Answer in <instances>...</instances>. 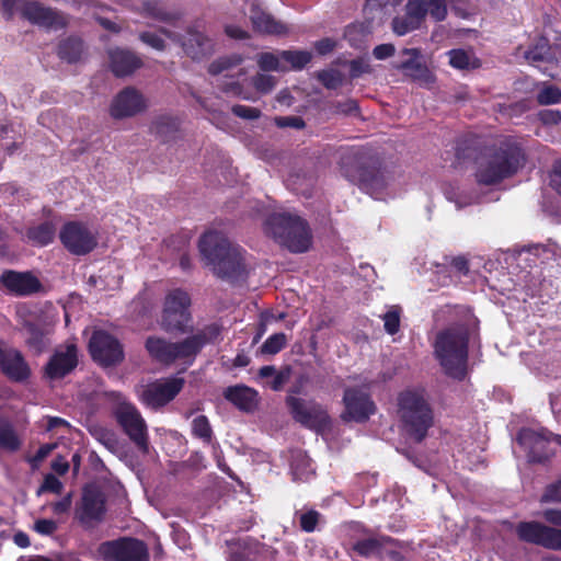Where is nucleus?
Segmentation results:
<instances>
[{
  "instance_id": "5701e85b",
  "label": "nucleus",
  "mask_w": 561,
  "mask_h": 561,
  "mask_svg": "<svg viewBox=\"0 0 561 561\" xmlns=\"http://www.w3.org/2000/svg\"><path fill=\"white\" fill-rule=\"evenodd\" d=\"M78 363L77 347L75 344H67L57 348L46 365V373L49 378H62L69 374Z\"/></svg>"
},
{
  "instance_id": "4d7b16f0",
  "label": "nucleus",
  "mask_w": 561,
  "mask_h": 561,
  "mask_svg": "<svg viewBox=\"0 0 561 561\" xmlns=\"http://www.w3.org/2000/svg\"><path fill=\"white\" fill-rule=\"evenodd\" d=\"M290 373L288 367L278 370L268 382L270 388L275 391L283 389L290 378Z\"/></svg>"
},
{
  "instance_id": "49530a36",
  "label": "nucleus",
  "mask_w": 561,
  "mask_h": 561,
  "mask_svg": "<svg viewBox=\"0 0 561 561\" xmlns=\"http://www.w3.org/2000/svg\"><path fill=\"white\" fill-rule=\"evenodd\" d=\"M405 14L422 24L427 14L425 0H408L404 7Z\"/></svg>"
},
{
  "instance_id": "864d4df0",
  "label": "nucleus",
  "mask_w": 561,
  "mask_h": 561,
  "mask_svg": "<svg viewBox=\"0 0 561 561\" xmlns=\"http://www.w3.org/2000/svg\"><path fill=\"white\" fill-rule=\"evenodd\" d=\"M383 319V327L385 330L389 334H396L399 331L400 328V314L397 309H391L388 312H386L382 317Z\"/></svg>"
},
{
  "instance_id": "cd10ccee",
  "label": "nucleus",
  "mask_w": 561,
  "mask_h": 561,
  "mask_svg": "<svg viewBox=\"0 0 561 561\" xmlns=\"http://www.w3.org/2000/svg\"><path fill=\"white\" fill-rule=\"evenodd\" d=\"M146 348L149 354L160 363L172 364V342L162 337L150 336L146 341Z\"/></svg>"
},
{
  "instance_id": "5fc2aeb1",
  "label": "nucleus",
  "mask_w": 561,
  "mask_h": 561,
  "mask_svg": "<svg viewBox=\"0 0 561 561\" xmlns=\"http://www.w3.org/2000/svg\"><path fill=\"white\" fill-rule=\"evenodd\" d=\"M62 490V483L54 476V474H47L44 478L43 484L37 490V495H42L45 492H51L59 494Z\"/></svg>"
},
{
  "instance_id": "393cba45",
  "label": "nucleus",
  "mask_w": 561,
  "mask_h": 561,
  "mask_svg": "<svg viewBox=\"0 0 561 561\" xmlns=\"http://www.w3.org/2000/svg\"><path fill=\"white\" fill-rule=\"evenodd\" d=\"M250 20L253 28L263 34L283 36L289 32L283 22L275 20L256 5H253L250 11Z\"/></svg>"
},
{
  "instance_id": "b1692460",
  "label": "nucleus",
  "mask_w": 561,
  "mask_h": 561,
  "mask_svg": "<svg viewBox=\"0 0 561 561\" xmlns=\"http://www.w3.org/2000/svg\"><path fill=\"white\" fill-rule=\"evenodd\" d=\"M110 68L116 77H127L142 66L141 59L133 51L123 48L108 50Z\"/></svg>"
},
{
  "instance_id": "2eb2a0df",
  "label": "nucleus",
  "mask_w": 561,
  "mask_h": 561,
  "mask_svg": "<svg viewBox=\"0 0 561 561\" xmlns=\"http://www.w3.org/2000/svg\"><path fill=\"white\" fill-rule=\"evenodd\" d=\"M518 537L530 543L561 551V529L538 522H523L516 528Z\"/></svg>"
},
{
  "instance_id": "e2e57ef3",
  "label": "nucleus",
  "mask_w": 561,
  "mask_h": 561,
  "mask_svg": "<svg viewBox=\"0 0 561 561\" xmlns=\"http://www.w3.org/2000/svg\"><path fill=\"white\" fill-rule=\"evenodd\" d=\"M46 426H45V430L47 432H58L60 430H69L70 428V424L61 419V417H57V416H47L46 417Z\"/></svg>"
},
{
  "instance_id": "c9c22d12",
  "label": "nucleus",
  "mask_w": 561,
  "mask_h": 561,
  "mask_svg": "<svg viewBox=\"0 0 561 561\" xmlns=\"http://www.w3.org/2000/svg\"><path fill=\"white\" fill-rule=\"evenodd\" d=\"M291 471L295 480L307 481L313 473L310 459L301 451H297L291 462Z\"/></svg>"
},
{
  "instance_id": "79ce46f5",
  "label": "nucleus",
  "mask_w": 561,
  "mask_h": 561,
  "mask_svg": "<svg viewBox=\"0 0 561 561\" xmlns=\"http://www.w3.org/2000/svg\"><path fill=\"white\" fill-rule=\"evenodd\" d=\"M0 447L9 451H15L21 447L19 436L9 424L0 425Z\"/></svg>"
},
{
  "instance_id": "7c9ffc66",
  "label": "nucleus",
  "mask_w": 561,
  "mask_h": 561,
  "mask_svg": "<svg viewBox=\"0 0 561 561\" xmlns=\"http://www.w3.org/2000/svg\"><path fill=\"white\" fill-rule=\"evenodd\" d=\"M103 514V501L96 493H85L82 499V519L96 520Z\"/></svg>"
},
{
  "instance_id": "c03bdc74",
  "label": "nucleus",
  "mask_w": 561,
  "mask_h": 561,
  "mask_svg": "<svg viewBox=\"0 0 561 561\" xmlns=\"http://www.w3.org/2000/svg\"><path fill=\"white\" fill-rule=\"evenodd\" d=\"M537 101L541 105L561 103V90L551 84H545L537 94Z\"/></svg>"
},
{
  "instance_id": "052dcab7",
  "label": "nucleus",
  "mask_w": 561,
  "mask_h": 561,
  "mask_svg": "<svg viewBox=\"0 0 561 561\" xmlns=\"http://www.w3.org/2000/svg\"><path fill=\"white\" fill-rule=\"evenodd\" d=\"M139 38L146 45L157 50H163L165 48L164 41L158 34L144 32L139 35Z\"/></svg>"
},
{
  "instance_id": "de8ad7c7",
  "label": "nucleus",
  "mask_w": 561,
  "mask_h": 561,
  "mask_svg": "<svg viewBox=\"0 0 561 561\" xmlns=\"http://www.w3.org/2000/svg\"><path fill=\"white\" fill-rule=\"evenodd\" d=\"M287 342V337L284 333H276L271 335L261 346L263 354H276L278 353Z\"/></svg>"
},
{
  "instance_id": "338daca9",
  "label": "nucleus",
  "mask_w": 561,
  "mask_h": 561,
  "mask_svg": "<svg viewBox=\"0 0 561 561\" xmlns=\"http://www.w3.org/2000/svg\"><path fill=\"white\" fill-rule=\"evenodd\" d=\"M34 528L42 535H50L57 529V524L51 519H38Z\"/></svg>"
},
{
  "instance_id": "3c124183",
  "label": "nucleus",
  "mask_w": 561,
  "mask_h": 561,
  "mask_svg": "<svg viewBox=\"0 0 561 561\" xmlns=\"http://www.w3.org/2000/svg\"><path fill=\"white\" fill-rule=\"evenodd\" d=\"M252 83L254 88L261 93H268L275 85V78L271 75L257 73Z\"/></svg>"
},
{
  "instance_id": "ea45409f",
  "label": "nucleus",
  "mask_w": 561,
  "mask_h": 561,
  "mask_svg": "<svg viewBox=\"0 0 561 561\" xmlns=\"http://www.w3.org/2000/svg\"><path fill=\"white\" fill-rule=\"evenodd\" d=\"M386 541H388V539L367 538L357 541L353 548L358 554L370 557L380 553Z\"/></svg>"
},
{
  "instance_id": "6ab92c4d",
  "label": "nucleus",
  "mask_w": 561,
  "mask_h": 561,
  "mask_svg": "<svg viewBox=\"0 0 561 561\" xmlns=\"http://www.w3.org/2000/svg\"><path fill=\"white\" fill-rule=\"evenodd\" d=\"M343 402L345 412L342 417L346 421L365 422L375 412V404L368 393L358 388L347 387Z\"/></svg>"
},
{
  "instance_id": "a211bd4d",
  "label": "nucleus",
  "mask_w": 561,
  "mask_h": 561,
  "mask_svg": "<svg viewBox=\"0 0 561 561\" xmlns=\"http://www.w3.org/2000/svg\"><path fill=\"white\" fill-rule=\"evenodd\" d=\"M147 108V100L140 91L127 87L116 94L110 106V115L115 119L129 118Z\"/></svg>"
},
{
  "instance_id": "9b49d317",
  "label": "nucleus",
  "mask_w": 561,
  "mask_h": 561,
  "mask_svg": "<svg viewBox=\"0 0 561 561\" xmlns=\"http://www.w3.org/2000/svg\"><path fill=\"white\" fill-rule=\"evenodd\" d=\"M286 404L293 419L305 427L320 431L330 424L327 411L312 400L287 396Z\"/></svg>"
},
{
  "instance_id": "f8f14e48",
  "label": "nucleus",
  "mask_w": 561,
  "mask_h": 561,
  "mask_svg": "<svg viewBox=\"0 0 561 561\" xmlns=\"http://www.w3.org/2000/svg\"><path fill=\"white\" fill-rule=\"evenodd\" d=\"M160 32L181 45L184 54L193 60H202L214 53V42L197 25L187 27L185 35L161 28Z\"/></svg>"
},
{
  "instance_id": "a18cd8bd",
  "label": "nucleus",
  "mask_w": 561,
  "mask_h": 561,
  "mask_svg": "<svg viewBox=\"0 0 561 561\" xmlns=\"http://www.w3.org/2000/svg\"><path fill=\"white\" fill-rule=\"evenodd\" d=\"M317 78L327 89L332 90L341 87L344 81L343 73L336 69L322 70L318 72Z\"/></svg>"
},
{
  "instance_id": "72a5a7b5",
  "label": "nucleus",
  "mask_w": 561,
  "mask_h": 561,
  "mask_svg": "<svg viewBox=\"0 0 561 561\" xmlns=\"http://www.w3.org/2000/svg\"><path fill=\"white\" fill-rule=\"evenodd\" d=\"M448 56L449 64L456 69H476L480 66V62L474 55L463 49H451L448 53Z\"/></svg>"
},
{
  "instance_id": "39448f33",
  "label": "nucleus",
  "mask_w": 561,
  "mask_h": 561,
  "mask_svg": "<svg viewBox=\"0 0 561 561\" xmlns=\"http://www.w3.org/2000/svg\"><path fill=\"white\" fill-rule=\"evenodd\" d=\"M111 402V411L123 432L144 454L149 451L148 430L145 419L139 410L128 401L121 392H106Z\"/></svg>"
},
{
  "instance_id": "e433bc0d",
  "label": "nucleus",
  "mask_w": 561,
  "mask_h": 561,
  "mask_svg": "<svg viewBox=\"0 0 561 561\" xmlns=\"http://www.w3.org/2000/svg\"><path fill=\"white\" fill-rule=\"evenodd\" d=\"M282 62H287L293 69H302L310 60L311 54L306 50H282Z\"/></svg>"
},
{
  "instance_id": "f257e3e1",
  "label": "nucleus",
  "mask_w": 561,
  "mask_h": 561,
  "mask_svg": "<svg viewBox=\"0 0 561 561\" xmlns=\"http://www.w3.org/2000/svg\"><path fill=\"white\" fill-rule=\"evenodd\" d=\"M204 265L218 278L229 283L244 282L249 274L245 252L222 232L208 230L198 241Z\"/></svg>"
},
{
  "instance_id": "9d476101",
  "label": "nucleus",
  "mask_w": 561,
  "mask_h": 561,
  "mask_svg": "<svg viewBox=\"0 0 561 561\" xmlns=\"http://www.w3.org/2000/svg\"><path fill=\"white\" fill-rule=\"evenodd\" d=\"M62 245L75 255H85L98 245V233L88 225L80 221L66 222L60 231Z\"/></svg>"
},
{
  "instance_id": "0e129e2a",
  "label": "nucleus",
  "mask_w": 561,
  "mask_h": 561,
  "mask_svg": "<svg viewBox=\"0 0 561 561\" xmlns=\"http://www.w3.org/2000/svg\"><path fill=\"white\" fill-rule=\"evenodd\" d=\"M221 90L232 96H238L243 100H252V98L243 92L242 87L238 82H227L222 84Z\"/></svg>"
},
{
  "instance_id": "7ed1b4c3",
  "label": "nucleus",
  "mask_w": 561,
  "mask_h": 561,
  "mask_svg": "<svg viewBox=\"0 0 561 561\" xmlns=\"http://www.w3.org/2000/svg\"><path fill=\"white\" fill-rule=\"evenodd\" d=\"M264 231L291 253H305L312 244V233L307 220L295 213L271 214L264 222Z\"/></svg>"
},
{
  "instance_id": "f03ea898",
  "label": "nucleus",
  "mask_w": 561,
  "mask_h": 561,
  "mask_svg": "<svg viewBox=\"0 0 561 561\" xmlns=\"http://www.w3.org/2000/svg\"><path fill=\"white\" fill-rule=\"evenodd\" d=\"M479 321L470 309H463V321L436 336L434 353L444 371L457 379L467 373L468 341L477 332Z\"/></svg>"
},
{
  "instance_id": "69168bd1",
  "label": "nucleus",
  "mask_w": 561,
  "mask_h": 561,
  "mask_svg": "<svg viewBox=\"0 0 561 561\" xmlns=\"http://www.w3.org/2000/svg\"><path fill=\"white\" fill-rule=\"evenodd\" d=\"M396 53V47L392 44H380L373 49V55L378 60L387 59Z\"/></svg>"
},
{
  "instance_id": "f3484780",
  "label": "nucleus",
  "mask_w": 561,
  "mask_h": 561,
  "mask_svg": "<svg viewBox=\"0 0 561 561\" xmlns=\"http://www.w3.org/2000/svg\"><path fill=\"white\" fill-rule=\"evenodd\" d=\"M219 335V329L216 325L206 328L204 331L188 336L181 342H172V353L174 362H182L184 364H191L202 347L214 341Z\"/></svg>"
},
{
  "instance_id": "a878e982",
  "label": "nucleus",
  "mask_w": 561,
  "mask_h": 561,
  "mask_svg": "<svg viewBox=\"0 0 561 561\" xmlns=\"http://www.w3.org/2000/svg\"><path fill=\"white\" fill-rule=\"evenodd\" d=\"M0 368L7 377L14 381H24L31 374V369L23 355L14 348L8 350Z\"/></svg>"
},
{
  "instance_id": "37998d69",
  "label": "nucleus",
  "mask_w": 561,
  "mask_h": 561,
  "mask_svg": "<svg viewBox=\"0 0 561 561\" xmlns=\"http://www.w3.org/2000/svg\"><path fill=\"white\" fill-rule=\"evenodd\" d=\"M392 31L398 36H403L412 31H415L421 27L422 24H420L417 21L409 16L404 13L402 16H396L392 20Z\"/></svg>"
},
{
  "instance_id": "a19ab883",
  "label": "nucleus",
  "mask_w": 561,
  "mask_h": 561,
  "mask_svg": "<svg viewBox=\"0 0 561 561\" xmlns=\"http://www.w3.org/2000/svg\"><path fill=\"white\" fill-rule=\"evenodd\" d=\"M257 65L264 71H285L287 67L282 62L280 51L278 54L262 53L257 56Z\"/></svg>"
},
{
  "instance_id": "09e8293b",
  "label": "nucleus",
  "mask_w": 561,
  "mask_h": 561,
  "mask_svg": "<svg viewBox=\"0 0 561 561\" xmlns=\"http://www.w3.org/2000/svg\"><path fill=\"white\" fill-rule=\"evenodd\" d=\"M192 431L195 436L205 442H210L213 431L206 416L199 415L195 417L192 422Z\"/></svg>"
},
{
  "instance_id": "ddd939ff",
  "label": "nucleus",
  "mask_w": 561,
  "mask_h": 561,
  "mask_svg": "<svg viewBox=\"0 0 561 561\" xmlns=\"http://www.w3.org/2000/svg\"><path fill=\"white\" fill-rule=\"evenodd\" d=\"M552 440L561 445V436L553 435L546 430L537 432L523 428L517 436V442L527 451L531 462H543L553 455L554 450L550 446Z\"/></svg>"
},
{
  "instance_id": "8fccbe9b",
  "label": "nucleus",
  "mask_w": 561,
  "mask_h": 561,
  "mask_svg": "<svg viewBox=\"0 0 561 561\" xmlns=\"http://www.w3.org/2000/svg\"><path fill=\"white\" fill-rule=\"evenodd\" d=\"M427 13L437 22L444 21L448 10L446 0H425Z\"/></svg>"
},
{
  "instance_id": "6e6d98bb",
  "label": "nucleus",
  "mask_w": 561,
  "mask_h": 561,
  "mask_svg": "<svg viewBox=\"0 0 561 561\" xmlns=\"http://www.w3.org/2000/svg\"><path fill=\"white\" fill-rule=\"evenodd\" d=\"M541 503H561V481L549 484L540 499Z\"/></svg>"
},
{
  "instance_id": "1a4fd4ad",
  "label": "nucleus",
  "mask_w": 561,
  "mask_h": 561,
  "mask_svg": "<svg viewBox=\"0 0 561 561\" xmlns=\"http://www.w3.org/2000/svg\"><path fill=\"white\" fill-rule=\"evenodd\" d=\"M96 552L103 561H149L147 545L131 537H122L99 545Z\"/></svg>"
},
{
  "instance_id": "c756f323",
  "label": "nucleus",
  "mask_w": 561,
  "mask_h": 561,
  "mask_svg": "<svg viewBox=\"0 0 561 561\" xmlns=\"http://www.w3.org/2000/svg\"><path fill=\"white\" fill-rule=\"evenodd\" d=\"M89 432L112 454H117L119 451V440L114 431L102 425L94 424L89 427Z\"/></svg>"
},
{
  "instance_id": "680f3d73",
  "label": "nucleus",
  "mask_w": 561,
  "mask_h": 561,
  "mask_svg": "<svg viewBox=\"0 0 561 561\" xmlns=\"http://www.w3.org/2000/svg\"><path fill=\"white\" fill-rule=\"evenodd\" d=\"M57 444H44L42 445L36 454L30 459V463L33 468L37 466L56 448Z\"/></svg>"
},
{
  "instance_id": "4468645a",
  "label": "nucleus",
  "mask_w": 561,
  "mask_h": 561,
  "mask_svg": "<svg viewBox=\"0 0 561 561\" xmlns=\"http://www.w3.org/2000/svg\"><path fill=\"white\" fill-rule=\"evenodd\" d=\"M92 358L103 366L121 363L124 353L119 342L103 330L95 331L89 342Z\"/></svg>"
},
{
  "instance_id": "473e14b6",
  "label": "nucleus",
  "mask_w": 561,
  "mask_h": 561,
  "mask_svg": "<svg viewBox=\"0 0 561 561\" xmlns=\"http://www.w3.org/2000/svg\"><path fill=\"white\" fill-rule=\"evenodd\" d=\"M23 330L27 346L35 354L42 353L47 346L44 332L32 323H25Z\"/></svg>"
},
{
  "instance_id": "c85d7f7f",
  "label": "nucleus",
  "mask_w": 561,
  "mask_h": 561,
  "mask_svg": "<svg viewBox=\"0 0 561 561\" xmlns=\"http://www.w3.org/2000/svg\"><path fill=\"white\" fill-rule=\"evenodd\" d=\"M55 234V226L49 221L31 227L26 231L27 240L37 247H44L53 242Z\"/></svg>"
},
{
  "instance_id": "0eeeda50",
  "label": "nucleus",
  "mask_w": 561,
  "mask_h": 561,
  "mask_svg": "<svg viewBox=\"0 0 561 561\" xmlns=\"http://www.w3.org/2000/svg\"><path fill=\"white\" fill-rule=\"evenodd\" d=\"M344 175L351 181L358 182L363 190L370 195L377 193L385 186L383 178L367 168V156L363 149L352 148L346 150L340 160Z\"/></svg>"
},
{
  "instance_id": "4be33fe9",
  "label": "nucleus",
  "mask_w": 561,
  "mask_h": 561,
  "mask_svg": "<svg viewBox=\"0 0 561 561\" xmlns=\"http://www.w3.org/2000/svg\"><path fill=\"white\" fill-rule=\"evenodd\" d=\"M405 59L396 62L393 67L404 76L421 83H432L434 77L428 68L421 61V51L417 48H404L401 51Z\"/></svg>"
},
{
  "instance_id": "2f4dec72",
  "label": "nucleus",
  "mask_w": 561,
  "mask_h": 561,
  "mask_svg": "<svg viewBox=\"0 0 561 561\" xmlns=\"http://www.w3.org/2000/svg\"><path fill=\"white\" fill-rule=\"evenodd\" d=\"M83 53V44L80 38L69 37L60 42L58 46V56L68 61L76 62Z\"/></svg>"
},
{
  "instance_id": "6e6552de",
  "label": "nucleus",
  "mask_w": 561,
  "mask_h": 561,
  "mask_svg": "<svg viewBox=\"0 0 561 561\" xmlns=\"http://www.w3.org/2000/svg\"><path fill=\"white\" fill-rule=\"evenodd\" d=\"M190 306L191 298L186 291L179 288L170 290L164 298L161 328L167 332H184L191 320Z\"/></svg>"
},
{
  "instance_id": "412c9836",
  "label": "nucleus",
  "mask_w": 561,
  "mask_h": 561,
  "mask_svg": "<svg viewBox=\"0 0 561 561\" xmlns=\"http://www.w3.org/2000/svg\"><path fill=\"white\" fill-rule=\"evenodd\" d=\"M22 14L32 23L47 28L59 30L67 25V20L62 14L38 2L24 3Z\"/></svg>"
},
{
  "instance_id": "774afa93",
  "label": "nucleus",
  "mask_w": 561,
  "mask_h": 561,
  "mask_svg": "<svg viewBox=\"0 0 561 561\" xmlns=\"http://www.w3.org/2000/svg\"><path fill=\"white\" fill-rule=\"evenodd\" d=\"M539 118L543 124H558L561 121V113L554 110H546L539 113Z\"/></svg>"
},
{
  "instance_id": "bf43d9fd",
  "label": "nucleus",
  "mask_w": 561,
  "mask_h": 561,
  "mask_svg": "<svg viewBox=\"0 0 561 561\" xmlns=\"http://www.w3.org/2000/svg\"><path fill=\"white\" fill-rule=\"evenodd\" d=\"M319 517H320V515L316 511H309L307 513L301 514V516H300L301 528L307 533L313 531L319 522Z\"/></svg>"
},
{
  "instance_id": "dca6fc26",
  "label": "nucleus",
  "mask_w": 561,
  "mask_h": 561,
  "mask_svg": "<svg viewBox=\"0 0 561 561\" xmlns=\"http://www.w3.org/2000/svg\"><path fill=\"white\" fill-rule=\"evenodd\" d=\"M183 385L182 378L157 380L142 388L140 399L146 405L158 409L173 400Z\"/></svg>"
},
{
  "instance_id": "f704fd0d",
  "label": "nucleus",
  "mask_w": 561,
  "mask_h": 561,
  "mask_svg": "<svg viewBox=\"0 0 561 561\" xmlns=\"http://www.w3.org/2000/svg\"><path fill=\"white\" fill-rule=\"evenodd\" d=\"M180 128V122L175 117L162 116L153 123L154 133L164 141L175 137Z\"/></svg>"
},
{
  "instance_id": "603ef678",
  "label": "nucleus",
  "mask_w": 561,
  "mask_h": 561,
  "mask_svg": "<svg viewBox=\"0 0 561 561\" xmlns=\"http://www.w3.org/2000/svg\"><path fill=\"white\" fill-rule=\"evenodd\" d=\"M231 112L239 118L247 121H255L261 117V111L256 107L236 104L231 107Z\"/></svg>"
},
{
  "instance_id": "bb28decb",
  "label": "nucleus",
  "mask_w": 561,
  "mask_h": 561,
  "mask_svg": "<svg viewBox=\"0 0 561 561\" xmlns=\"http://www.w3.org/2000/svg\"><path fill=\"white\" fill-rule=\"evenodd\" d=\"M224 396L229 402L245 412L253 411L259 403L257 392L243 385L228 387L225 390Z\"/></svg>"
},
{
  "instance_id": "423d86ee",
  "label": "nucleus",
  "mask_w": 561,
  "mask_h": 561,
  "mask_svg": "<svg viewBox=\"0 0 561 561\" xmlns=\"http://www.w3.org/2000/svg\"><path fill=\"white\" fill-rule=\"evenodd\" d=\"M399 413L409 435L420 443L433 423L432 411L423 396L414 391L401 393Z\"/></svg>"
},
{
  "instance_id": "20e7f679",
  "label": "nucleus",
  "mask_w": 561,
  "mask_h": 561,
  "mask_svg": "<svg viewBox=\"0 0 561 561\" xmlns=\"http://www.w3.org/2000/svg\"><path fill=\"white\" fill-rule=\"evenodd\" d=\"M523 161L524 154L522 149L514 144H506L478 159L477 180L485 185L499 183L513 175Z\"/></svg>"
},
{
  "instance_id": "aec40b11",
  "label": "nucleus",
  "mask_w": 561,
  "mask_h": 561,
  "mask_svg": "<svg viewBox=\"0 0 561 561\" xmlns=\"http://www.w3.org/2000/svg\"><path fill=\"white\" fill-rule=\"evenodd\" d=\"M0 283L15 296H28L42 288L39 279L31 272L5 271L1 274Z\"/></svg>"
},
{
  "instance_id": "58836bf2",
  "label": "nucleus",
  "mask_w": 561,
  "mask_h": 561,
  "mask_svg": "<svg viewBox=\"0 0 561 561\" xmlns=\"http://www.w3.org/2000/svg\"><path fill=\"white\" fill-rule=\"evenodd\" d=\"M529 62L547 61L552 58L549 43L546 38H539L533 48L525 53Z\"/></svg>"
},
{
  "instance_id": "4c0bfd02",
  "label": "nucleus",
  "mask_w": 561,
  "mask_h": 561,
  "mask_svg": "<svg viewBox=\"0 0 561 561\" xmlns=\"http://www.w3.org/2000/svg\"><path fill=\"white\" fill-rule=\"evenodd\" d=\"M241 62L242 58L239 55L220 57L208 66V72L217 76L238 67Z\"/></svg>"
},
{
  "instance_id": "13d9d810",
  "label": "nucleus",
  "mask_w": 561,
  "mask_h": 561,
  "mask_svg": "<svg viewBox=\"0 0 561 561\" xmlns=\"http://www.w3.org/2000/svg\"><path fill=\"white\" fill-rule=\"evenodd\" d=\"M333 108L335 113L343 115H356L358 113V104L352 99L336 102Z\"/></svg>"
}]
</instances>
